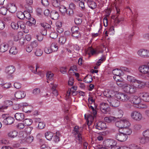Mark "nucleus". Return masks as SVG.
<instances>
[{
    "instance_id": "obj_53",
    "label": "nucleus",
    "mask_w": 149,
    "mask_h": 149,
    "mask_svg": "<svg viewBox=\"0 0 149 149\" xmlns=\"http://www.w3.org/2000/svg\"><path fill=\"white\" fill-rule=\"evenodd\" d=\"M7 8L3 7L0 9V13L3 15H5L7 11Z\"/></svg>"
},
{
    "instance_id": "obj_63",
    "label": "nucleus",
    "mask_w": 149,
    "mask_h": 149,
    "mask_svg": "<svg viewBox=\"0 0 149 149\" xmlns=\"http://www.w3.org/2000/svg\"><path fill=\"white\" fill-rule=\"evenodd\" d=\"M5 22L1 20H0V30L3 29L5 27Z\"/></svg>"
},
{
    "instance_id": "obj_29",
    "label": "nucleus",
    "mask_w": 149,
    "mask_h": 149,
    "mask_svg": "<svg viewBox=\"0 0 149 149\" xmlns=\"http://www.w3.org/2000/svg\"><path fill=\"white\" fill-rule=\"evenodd\" d=\"M93 80L92 76L90 75H87L85 77L84 79V81L86 83H90Z\"/></svg>"
},
{
    "instance_id": "obj_4",
    "label": "nucleus",
    "mask_w": 149,
    "mask_h": 149,
    "mask_svg": "<svg viewBox=\"0 0 149 149\" xmlns=\"http://www.w3.org/2000/svg\"><path fill=\"white\" fill-rule=\"evenodd\" d=\"M138 55L143 58L149 57V50L146 49H141L137 52Z\"/></svg>"
},
{
    "instance_id": "obj_18",
    "label": "nucleus",
    "mask_w": 149,
    "mask_h": 149,
    "mask_svg": "<svg viewBox=\"0 0 149 149\" xmlns=\"http://www.w3.org/2000/svg\"><path fill=\"white\" fill-rule=\"evenodd\" d=\"M15 96L17 99L22 98L25 97L26 93L25 92L23 91H19L15 92Z\"/></svg>"
},
{
    "instance_id": "obj_11",
    "label": "nucleus",
    "mask_w": 149,
    "mask_h": 149,
    "mask_svg": "<svg viewBox=\"0 0 149 149\" xmlns=\"http://www.w3.org/2000/svg\"><path fill=\"white\" fill-rule=\"evenodd\" d=\"M96 128L100 130H105L107 128L105 123L102 121H99L95 124Z\"/></svg>"
},
{
    "instance_id": "obj_64",
    "label": "nucleus",
    "mask_w": 149,
    "mask_h": 149,
    "mask_svg": "<svg viewBox=\"0 0 149 149\" xmlns=\"http://www.w3.org/2000/svg\"><path fill=\"white\" fill-rule=\"evenodd\" d=\"M143 136L149 139V129L143 132Z\"/></svg>"
},
{
    "instance_id": "obj_56",
    "label": "nucleus",
    "mask_w": 149,
    "mask_h": 149,
    "mask_svg": "<svg viewBox=\"0 0 149 149\" xmlns=\"http://www.w3.org/2000/svg\"><path fill=\"white\" fill-rule=\"evenodd\" d=\"M136 106H136V107L142 109H146L148 107L145 104H137Z\"/></svg>"
},
{
    "instance_id": "obj_54",
    "label": "nucleus",
    "mask_w": 149,
    "mask_h": 149,
    "mask_svg": "<svg viewBox=\"0 0 149 149\" xmlns=\"http://www.w3.org/2000/svg\"><path fill=\"white\" fill-rule=\"evenodd\" d=\"M123 121H124V127H130V124L129 122L127 120H123Z\"/></svg>"
},
{
    "instance_id": "obj_47",
    "label": "nucleus",
    "mask_w": 149,
    "mask_h": 149,
    "mask_svg": "<svg viewBox=\"0 0 149 149\" xmlns=\"http://www.w3.org/2000/svg\"><path fill=\"white\" fill-rule=\"evenodd\" d=\"M9 52L12 54H15L17 53V50L15 47H13L10 49Z\"/></svg>"
},
{
    "instance_id": "obj_22",
    "label": "nucleus",
    "mask_w": 149,
    "mask_h": 149,
    "mask_svg": "<svg viewBox=\"0 0 149 149\" xmlns=\"http://www.w3.org/2000/svg\"><path fill=\"white\" fill-rule=\"evenodd\" d=\"M18 133L17 131L13 130L10 131L8 134V136L11 138H13L16 137Z\"/></svg>"
},
{
    "instance_id": "obj_28",
    "label": "nucleus",
    "mask_w": 149,
    "mask_h": 149,
    "mask_svg": "<svg viewBox=\"0 0 149 149\" xmlns=\"http://www.w3.org/2000/svg\"><path fill=\"white\" fill-rule=\"evenodd\" d=\"M124 121L123 120L116 121L115 123L116 126L120 128H123L124 127Z\"/></svg>"
},
{
    "instance_id": "obj_35",
    "label": "nucleus",
    "mask_w": 149,
    "mask_h": 149,
    "mask_svg": "<svg viewBox=\"0 0 149 149\" xmlns=\"http://www.w3.org/2000/svg\"><path fill=\"white\" fill-rule=\"evenodd\" d=\"M24 123L26 126H29L31 125L33 121L31 119L27 118L24 120Z\"/></svg>"
},
{
    "instance_id": "obj_31",
    "label": "nucleus",
    "mask_w": 149,
    "mask_h": 149,
    "mask_svg": "<svg viewBox=\"0 0 149 149\" xmlns=\"http://www.w3.org/2000/svg\"><path fill=\"white\" fill-rule=\"evenodd\" d=\"M53 74L51 72H48L46 74V77L47 80H52L53 79ZM47 82L48 83V81Z\"/></svg>"
},
{
    "instance_id": "obj_13",
    "label": "nucleus",
    "mask_w": 149,
    "mask_h": 149,
    "mask_svg": "<svg viewBox=\"0 0 149 149\" xmlns=\"http://www.w3.org/2000/svg\"><path fill=\"white\" fill-rule=\"evenodd\" d=\"M141 102V98L139 97L136 95H131V103L137 105Z\"/></svg>"
},
{
    "instance_id": "obj_38",
    "label": "nucleus",
    "mask_w": 149,
    "mask_h": 149,
    "mask_svg": "<svg viewBox=\"0 0 149 149\" xmlns=\"http://www.w3.org/2000/svg\"><path fill=\"white\" fill-rule=\"evenodd\" d=\"M149 141V139L145 136L141 138L140 139V142L143 144L148 143Z\"/></svg>"
},
{
    "instance_id": "obj_14",
    "label": "nucleus",
    "mask_w": 149,
    "mask_h": 149,
    "mask_svg": "<svg viewBox=\"0 0 149 149\" xmlns=\"http://www.w3.org/2000/svg\"><path fill=\"white\" fill-rule=\"evenodd\" d=\"M15 121L14 118L12 117H7L4 119L3 123L6 125H10L14 123Z\"/></svg>"
},
{
    "instance_id": "obj_44",
    "label": "nucleus",
    "mask_w": 149,
    "mask_h": 149,
    "mask_svg": "<svg viewBox=\"0 0 149 149\" xmlns=\"http://www.w3.org/2000/svg\"><path fill=\"white\" fill-rule=\"evenodd\" d=\"M33 139V137L32 136H27L25 139V141L26 142L30 143H31Z\"/></svg>"
},
{
    "instance_id": "obj_39",
    "label": "nucleus",
    "mask_w": 149,
    "mask_h": 149,
    "mask_svg": "<svg viewBox=\"0 0 149 149\" xmlns=\"http://www.w3.org/2000/svg\"><path fill=\"white\" fill-rule=\"evenodd\" d=\"M88 50L92 55L97 54L98 53V52L96 50L94 49L91 47H89L88 48Z\"/></svg>"
},
{
    "instance_id": "obj_9",
    "label": "nucleus",
    "mask_w": 149,
    "mask_h": 149,
    "mask_svg": "<svg viewBox=\"0 0 149 149\" xmlns=\"http://www.w3.org/2000/svg\"><path fill=\"white\" fill-rule=\"evenodd\" d=\"M100 109L102 112L107 113L109 111V105L107 103H103L100 105Z\"/></svg>"
},
{
    "instance_id": "obj_48",
    "label": "nucleus",
    "mask_w": 149,
    "mask_h": 149,
    "mask_svg": "<svg viewBox=\"0 0 149 149\" xmlns=\"http://www.w3.org/2000/svg\"><path fill=\"white\" fill-rule=\"evenodd\" d=\"M11 26L12 28L14 29H17L19 28L18 22L17 23L12 22L11 24Z\"/></svg>"
},
{
    "instance_id": "obj_43",
    "label": "nucleus",
    "mask_w": 149,
    "mask_h": 149,
    "mask_svg": "<svg viewBox=\"0 0 149 149\" xmlns=\"http://www.w3.org/2000/svg\"><path fill=\"white\" fill-rule=\"evenodd\" d=\"M17 17L20 19H23L25 17L24 14L21 11H18L17 13Z\"/></svg>"
},
{
    "instance_id": "obj_36",
    "label": "nucleus",
    "mask_w": 149,
    "mask_h": 149,
    "mask_svg": "<svg viewBox=\"0 0 149 149\" xmlns=\"http://www.w3.org/2000/svg\"><path fill=\"white\" fill-rule=\"evenodd\" d=\"M82 141V138L81 134L80 132L77 135V137L76 138V141L79 144H81Z\"/></svg>"
},
{
    "instance_id": "obj_33",
    "label": "nucleus",
    "mask_w": 149,
    "mask_h": 149,
    "mask_svg": "<svg viewBox=\"0 0 149 149\" xmlns=\"http://www.w3.org/2000/svg\"><path fill=\"white\" fill-rule=\"evenodd\" d=\"M130 85H127V84H125L123 88L124 91L127 93H130Z\"/></svg>"
},
{
    "instance_id": "obj_58",
    "label": "nucleus",
    "mask_w": 149,
    "mask_h": 149,
    "mask_svg": "<svg viewBox=\"0 0 149 149\" xmlns=\"http://www.w3.org/2000/svg\"><path fill=\"white\" fill-rule=\"evenodd\" d=\"M39 68V67H38L37 65L36 67L35 68V70H34L35 67L32 65H31L29 67V68L30 70L33 73H36V72L37 71V69L38 68Z\"/></svg>"
},
{
    "instance_id": "obj_41",
    "label": "nucleus",
    "mask_w": 149,
    "mask_h": 149,
    "mask_svg": "<svg viewBox=\"0 0 149 149\" xmlns=\"http://www.w3.org/2000/svg\"><path fill=\"white\" fill-rule=\"evenodd\" d=\"M66 38L64 36H61L59 39V42L60 44L63 45L66 42Z\"/></svg>"
},
{
    "instance_id": "obj_20",
    "label": "nucleus",
    "mask_w": 149,
    "mask_h": 149,
    "mask_svg": "<svg viewBox=\"0 0 149 149\" xmlns=\"http://www.w3.org/2000/svg\"><path fill=\"white\" fill-rule=\"evenodd\" d=\"M8 46L6 42L2 43L0 45V52L3 53L6 51L8 48Z\"/></svg>"
},
{
    "instance_id": "obj_10",
    "label": "nucleus",
    "mask_w": 149,
    "mask_h": 149,
    "mask_svg": "<svg viewBox=\"0 0 149 149\" xmlns=\"http://www.w3.org/2000/svg\"><path fill=\"white\" fill-rule=\"evenodd\" d=\"M104 144L106 147L111 148L113 146L116 145L117 143L114 140L109 139H107L104 141Z\"/></svg>"
},
{
    "instance_id": "obj_55",
    "label": "nucleus",
    "mask_w": 149,
    "mask_h": 149,
    "mask_svg": "<svg viewBox=\"0 0 149 149\" xmlns=\"http://www.w3.org/2000/svg\"><path fill=\"white\" fill-rule=\"evenodd\" d=\"M45 124L44 122H40L38 124V127L39 129H43L45 127Z\"/></svg>"
},
{
    "instance_id": "obj_45",
    "label": "nucleus",
    "mask_w": 149,
    "mask_h": 149,
    "mask_svg": "<svg viewBox=\"0 0 149 149\" xmlns=\"http://www.w3.org/2000/svg\"><path fill=\"white\" fill-rule=\"evenodd\" d=\"M23 109L25 112L29 113L31 112L32 110L33 107L32 106H29L26 107H24Z\"/></svg>"
},
{
    "instance_id": "obj_24",
    "label": "nucleus",
    "mask_w": 149,
    "mask_h": 149,
    "mask_svg": "<svg viewBox=\"0 0 149 149\" xmlns=\"http://www.w3.org/2000/svg\"><path fill=\"white\" fill-rule=\"evenodd\" d=\"M117 97L118 98L120 99H121L122 100L124 99L125 100L127 101L129 100L130 98L129 97H128V95H124L121 93H119L118 94Z\"/></svg>"
},
{
    "instance_id": "obj_19",
    "label": "nucleus",
    "mask_w": 149,
    "mask_h": 149,
    "mask_svg": "<svg viewBox=\"0 0 149 149\" xmlns=\"http://www.w3.org/2000/svg\"><path fill=\"white\" fill-rule=\"evenodd\" d=\"M15 68L13 66H9L6 67L5 69L6 72L9 74H13L15 71Z\"/></svg>"
},
{
    "instance_id": "obj_30",
    "label": "nucleus",
    "mask_w": 149,
    "mask_h": 149,
    "mask_svg": "<svg viewBox=\"0 0 149 149\" xmlns=\"http://www.w3.org/2000/svg\"><path fill=\"white\" fill-rule=\"evenodd\" d=\"M53 136V134L51 132H47L45 133V137L46 139L50 141Z\"/></svg>"
},
{
    "instance_id": "obj_15",
    "label": "nucleus",
    "mask_w": 149,
    "mask_h": 149,
    "mask_svg": "<svg viewBox=\"0 0 149 149\" xmlns=\"http://www.w3.org/2000/svg\"><path fill=\"white\" fill-rule=\"evenodd\" d=\"M122 70L118 69H115L112 71L113 74L115 75L113 76V78L116 79L120 78V76L122 75Z\"/></svg>"
},
{
    "instance_id": "obj_37",
    "label": "nucleus",
    "mask_w": 149,
    "mask_h": 149,
    "mask_svg": "<svg viewBox=\"0 0 149 149\" xmlns=\"http://www.w3.org/2000/svg\"><path fill=\"white\" fill-rule=\"evenodd\" d=\"M52 5L55 7H58L60 5V1L55 0H52Z\"/></svg>"
},
{
    "instance_id": "obj_7",
    "label": "nucleus",
    "mask_w": 149,
    "mask_h": 149,
    "mask_svg": "<svg viewBox=\"0 0 149 149\" xmlns=\"http://www.w3.org/2000/svg\"><path fill=\"white\" fill-rule=\"evenodd\" d=\"M13 104V102L11 100H6L4 101L3 105L0 106V111L4 112V110L7 109L8 107Z\"/></svg>"
},
{
    "instance_id": "obj_42",
    "label": "nucleus",
    "mask_w": 149,
    "mask_h": 149,
    "mask_svg": "<svg viewBox=\"0 0 149 149\" xmlns=\"http://www.w3.org/2000/svg\"><path fill=\"white\" fill-rule=\"evenodd\" d=\"M115 8L116 9V22L118 24L120 22V20H119L118 18V17L119 15V12H120V9L119 8H118V7H116V6L115 7Z\"/></svg>"
},
{
    "instance_id": "obj_61",
    "label": "nucleus",
    "mask_w": 149,
    "mask_h": 149,
    "mask_svg": "<svg viewBox=\"0 0 149 149\" xmlns=\"http://www.w3.org/2000/svg\"><path fill=\"white\" fill-rule=\"evenodd\" d=\"M75 23L79 25L82 22V19H81L76 18L74 20Z\"/></svg>"
},
{
    "instance_id": "obj_32",
    "label": "nucleus",
    "mask_w": 149,
    "mask_h": 149,
    "mask_svg": "<svg viewBox=\"0 0 149 149\" xmlns=\"http://www.w3.org/2000/svg\"><path fill=\"white\" fill-rule=\"evenodd\" d=\"M59 10L62 15H65L66 13L67 9L66 7L63 6L61 5L59 8Z\"/></svg>"
},
{
    "instance_id": "obj_51",
    "label": "nucleus",
    "mask_w": 149,
    "mask_h": 149,
    "mask_svg": "<svg viewBox=\"0 0 149 149\" xmlns=\"http://www.w3.org/2000/svg\"><path fill=\"white\" fill-rule=\"evenodd\" d=\"M133 17H134V19H133L131 20V22H132V24L133 27H134L136 25V19L137 17L136 13L133 14Z\"/></svg>"
},
{
    "instance_id": "obj_49",
    "label": "nucleus",
    "mask_w": 149,
    "mask_h": 149,
    "mask_svg": "<svg viewBox=\"0 0 149 149\" xmlns=\"http://www.w3.org/2000/svg\"><path fill=\"white\" fill-rule=\"evenodd\" d=\"M18 25L19 27V26L20 28L22 29H24L25 28V24L22 21H19L18 22Z\"/></svg>"
},
{
    "instance_id": "obj_6",
    "label": "nucleus",
    "mask_w": 149,
    "mask_h": 149,
    "mask_svg": "<svg viewBox=\"0 0 149 149\" xmlns=\"http://www.w3.org/2000/svg\"><path fill=\"white\" fill-rule=\"evenodd\" d=\"M131 116L133 119L138 121L140 120L142 118L141 113L137 111L132 112L131 114Z\"/></svg>"
},
{
    "instance_id": "obj_52",
    "label": "nucleus",
    "mask_w": 149,
    "mask_h": 149,
    "mask_svg": "<svg viewBox=\"0 0 149 149\" xmlns=\"http://www.w3.org/2000/svg\"><path fill=\"white\" fill-rule=\"evenodd\" d=\"M74 10L68 8L67 10L66 13L70 16H72L73 15Z\"/></svg>"
},
{
    "instance_id": "obj_40",
    "label": "nucleus",
    "mask_w": 149,
    "mask_h": 149,
    "mask_svg": "<svg viewBox=\"0 0 149 149\" xmlns=\"http://www.w3.org/2000/svg\"><path fill=\"white\" fill-rule=\"evenodd\" d=\"M51 48L52 51V52L56 51L58 49V47L56 43L55 42H54L52 43L51 46Z\"/></svg>"
},
{
    "instance_id": "obj_60",
    "label": "nucleus",
    "mask_w": 149,
    "mask_h": 149,
    "mask_svg": "<svg viewBox=\"0 0 149 149\" xmlns=\"http://www.w3.org/2000/svg\"><path fill=\"white\" fill-rule=\"evenodd\" d=\"M136 81L138 82V84H139V86L138 87L139 88H141L143 86H144L146 84L145 82L142 81H139L136 79Z\"/></svg>"
},
{
    "instance_id": "obj_3",
    "label": "nucleus",
    "mask_w": 149,
    "mask_h": 149,
    "mask_svg": "<svg viewBox=\"0 0 149 149\" xmlns=\"http://www.w3.org/2000/svg\"><path fill=\"white\" fill-rule=\"evenodd\" d=\"M139 70V71L143 74H148L149 73V62L147 64L140 66Z\"/></svg>"
},
{
    "instance_id": "obj_50",
    "label": "nucleus",
    "mask_w": 149,
    "mask_h": 149,
    "mask_svg": "<svg viewBox=\"0 0 149 149\" xmlns=\"http://www.w3.org/2000/svg\"><path fill=\"white\" fill-rule=\"evenodd\" d=\"M40 26L42 27H43V29L45 30V29L47 28H49V27H51V26L49 24L46 23H40ZM45 31V30H44Z\"/></svg>"
},
{
    "instance_id": "obj_46",
    "label": "nucleus",
    "mask_w": 149,
    "mask_h": 149,
    "mask_svg": "<svg viewBox=\"0 0 149 149\" xmlns=\"http://www.w3.org/2000/svg\"><path fill=\"white\" fill-rule=\"evenodd\" d=\"M35 54L37 56H40L42 54V51L40 49L37 48L36 49V51L35 52Z\"/></svg>"
},
{
    "instance_id": "obj_23",
    "label": "nucleus",
    "mask_w": 149,
    "mask_h": 149,
    "mask_svg": "<svg viewBox=\"0 0 149 149\" xmlns=\"http://www.w3.org/2000/svg\"><path fill=\"white\" fill-rule=\"evenodd\" d=\"M50 16L52 19L57 20L59 17V15L57 12L55 10H53L51 12Z\"/></svg>"
},
{
    "instance_id": "obj_16",
    "label": "nucleus",
    "mask_w": 149,
    "mask_h": 149,
    "mask_svg": "<svg viewBox=\"0 0 149 149\" xmlns=\"http://www.w3.org/2000/svg\"><path fill=\"white\" fill-rule=\"evenodd\" d=\"M84 1L91 9H93L96 8L97 5L93 0H84Z\"/></svg>"
},
{
    "instance_id": "obj_2",
    "label": "nucleus",
    "mask_w": 149,
    "mask_h": 149,
    "mask_svg": "<svg viewBox=\"0 0 149 149\" xmlns=\"http://www.w3.org/2000/svg\"><path fill=\"white\" fill-rule=\"evenodd\" d=\"M107 97H110L107 99V100L111 106L117 107L119 105L120 102L117 99L112 97L111 95Z\"/></svg>"
},
{
    "instance_id": "obj_59",
    "label": "nucleus",
    "mask_w": 149,
    "mask_h": 149,
    "mask_svg": "<svg viewBox=\"0 0 149 149\" xmlns=\"http://www.w3.org/2000/svg\"><path fill=\"white\" fill-rule=\"evenodd\" d=\"M44 51L45 53L47 54H49L52 52L51 47H45L44 49Z\"/></svg>"
},
{
    "instance_id": "obj_27",
    "label": "nucleus",
    "mask_w": 149,
    "mask_h": 149,
    "mask_svg": "<svg viewBox=\"0 0 149 149\" xmlns=\"http://www.w3.org/2000/svg\"><path fill=\"white\" fill-rule=\"evenodd\" d=\"M27 136L26 133L24 132H21L19 134V136L22 140L25 142V139Z\"/></svg>"
},
{
    "instance_id": "obj_1",
    "label": "nucleus",
    "mask_w": 149,
    "mask_h": 149,
    "mask_svg": "<svg viewBox=\"0 0 149 149\" xmlns=\"http://www.w3.org/2000/svg\"><path fill=\"white\" fill-rule=\"evenodd\" d=\"M139 85L136 79L134 77L131 76V94L134 93L136 92L137 88Z\"/></svg>"
},
{
    "instance_id": "obj_21",
    "label": "nucleus",
    "mask_w": 149,
    "mask_h": 149,
    "mask_svg": "<svg viewBox=\"0 0 149 149\" xmlns=\"http://www.w3.org/2000/svg\"><path fill=\"white\" fill-rule=\"evenodd\" d=\"M15 119L19 121H22L24 118V115L23 113H17L15 115Z\"/></svg>"
},
{
    "instance_id": "obj_25",
    "label": "nucleus",
    "mask_w": 149,
    "mask_h": 149,
    "mask_svg": "<svg viewBox=\"0 0 149 149\" xmlns=\"http://www.w3.org/2000/svg\"><path fill=\"white\" fill-rule=\"evenodd\" d=\"M104 120L106 122L110 123L115 122L116 120V118L113 116L106 117L104 118Z\"/></svg>"
},
{
    "instance_id": "obj_34",
    "label": "nucleus",
    "mask_w": 149,
    "mask_h": 149,
    "mask_svg": "<svg viewBox=\"0 0 149 149\" xmlns=\"http://www.w3.org/2000/svg\"><path fill=\"white\" fill-rule=\"evenodd\" d=\"M130 127L123 128V133L127 136V135H130Z\"/></svg>"
},
{
    "instance_id": "obj_57",
    "label": "nucleus",
    "mask_w": 149,
    "mask_h": 149,
    "mask_svg": "<svg viewBox=\"0 0 149 149\" xmlns=\"http://www.w3.org/2000/svg\"><path fill=\"white\" fill-rule=\"evenodd\" d=\"M58 34L56 32H52L50 34V37L53 39H55L58 36Z\"/></svg>"
},
{
    "instance_id": "obj_5",
    "label": "nucleus",
    "mask_w": 149,
    "mask_h": 149,
    "mask_svg": "<svg viewBox=\"0 0 149 149\" xmlns=\"http://www.w3.org/2000/svg\"><path fill=\"white\" fill-rule=\"evenodd\" d=\"M72 35L76 38H78L80 37L81 35L79 31V28L77 26H73L71 29Z\"/></svg>"
},
{
    "instance_id": "obj_26",
    "label": "nucleus",
    "mask_w": 149,
    "mask_h": 149,
    "mask_svg": "<svg viewBox=\"0 0 149 149\" xmlns=\"http://www.w3.org/2000/svg\"><path fill=\"white\" fill-rule=\"evenodd\" d=\"M116 81V83L117 85L119 87H123L125 84L123 81V80L122 78H120L116 79L115 80Z\"/></svg>"
},
{
    "instance_id": "obj_12",
    "label": "nucleus",
    "mask_w": 149,
    "mask_h": 149,
    "mask_svg": "<svg viewBox=\"0 0 149 149\" xmlns=\"http://www.w3.org/2000/svg\"><path fill=\"white\" fill-rule=\"evenodd\" d=\"M139 95L141 99L143 101L147 102H149V93L143 92L140 93Z\"/></svg>"
},
{
    "instance_id": "obj_8",
    "label": "nucleus",
    "mask_w": 149,
    "mask_h": 149,
    "mask_svg": "<svg viewBox=\"0 0 149 149\" xmlns=\"http://www.w3.org/2000/svg\"><path fill=\"white\" fill-rule=\"evenodd\" d=\"M127 138V136L122 132H120L116 135V139L121 142L126 141Z\"/></svg>"
},
{
    "instance_id": "obj_62",
    "label": "nucleus",
    "mask_w": 149,
    "mask_h": 149,
    "mask_svg": "<svg viewBox=\"0 0 149 149\" xmlns=\"http://www.w3.org/2000/svg\"><path fill=\"white\" fill-rule=\"evenodd\" d=\"M87 119L88 122H90L92 123L94 120V116L91 115L89 114L88 116Z\"/></svg>"
},
{
    "instance_id": "obj_17",
    "label": "nucleus",
    "mask_w": 149,
    "mask_h": 149,
    "mask_svg": "<svg viewBox=\"0 0 149 149\" xmlns=\"http://www.w3.org/2000/svg\"><path fill=\"white\" fill-rule=\"evenodd\" d=\"M6 7L9 11L12 13H14L16 11L17 8L15 4L13 3H8Z\"/></svg>"
}]
</instances>
